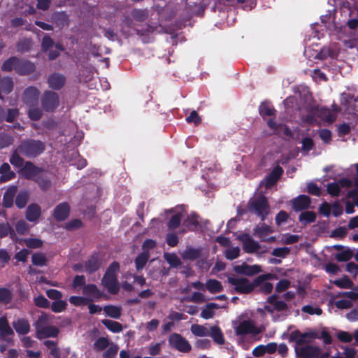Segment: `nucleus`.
Instances as JSON below:
<instances>
[{
	"label": "nucleus",
	"mask_w": 358,
	"mask_h": 358,
	"mask_svg": "<svg viewBox=\"0 0 358 358\" xmlns=\"http://www.w3.org/2000/svg\"><path fill=\"white\" fill-rule=\"evenodd\" d=\"M15 331L20 335H26L30 331L29 321L24 318H18L12 322Z\"/></svg>",
	"instance_id": "nucleus-21"
},
{
	"label": "nucleus",
	"mask_w": 358,
	"mask_h": 358,
	"mask_svg": "<svg viewBox=\"0 0 358 358\" xmlns=\"http://www.w3.org/2000/svg\"><path fill=\"white\" fill-rule=\"evenodd\" d=\"M15 197V203L17 208L22 209L26 206L29 199L30 193L27 189H21L18 193L17 192Z\"/></svg>",
	"instance_id": "nucleus-26"
},
{
	"label": "nucleus",
	"mask_w": 358,
	"mask_h": 358,
	"mask_svg": "<svg viewBox=\"0 0 358 358\" xmlns=\"http://www.w3.org/2000/svg\"><path fill=\"white\" fill-rule=\"evenodd\" d=\"M183 224L189 230L194 231L199 225V217L196 215H191Z\"/></svg>",
	"instance_id": "nucleus-54"
},
{
	"label": "nucleus",
	"mask_w": 358,
	"mask_h": 358,
	"mask_svg": "<svg viewBox=\"0 0 358 358\" xmlns=\"http://www.w3.org/2000/svg\"><path fill=\"white\" fill-rule=\"evenodd\" d=\"M45 150V145L39 140L27 138L22 141L11 152L9 162L13 166H21L27 158L34 159L41 155Z\"/></svg>",
	"instance_id": "nucleus-2"
},
{
	"label": "nucleus",
	"mask_w": 358,
	"mask_h": 358,
	"mask_svg": "<svg viewBox=\"0 0 358 358\" xmlns=\"http://www.w3.org/2000/svg\"><path fill=\"white\" fill-rule=\"evenodd\" d=\"M85 270L87 273L92 274L96 271L101 266V262L97 255H91L89 259L84 263Z\"/></svg>",
	"instance_id": "nucleus-22"
},
{
	"label": "nucleus",
	"mask_w": 358,
	"mask_h": 358,
	"mask_svg": "<svg viewBox=\"0 0 358 358\" xmlns=\"http://www.w3.org/2000/svg\"><path fill=\"white\" fill-rule=\"evenodd\" d=\"M20 115V111L17 108H8L5 110V121L7 122H13Z\"/></svg>",
	"instance_id": "nucleus-57"
},
{
	"label": "nucleus",
	"mask_w": 358,
	"mask_h": 358,
	"mask_svg": "<svg viewBox=\"0 0 358 358\" xmlns=\"http://www.w3.org/2000/svg\"><path fill=\"white\" fill-rule=\"evenodd\" d=\"M52 315L45 313H43L41 315H39L35 322L36 334L41 331L43 328L48 327L52 322Z\"/></svg>",
	"instance_id": "nucleus-25"
},
{
	"label": "nucleus",
	"mask_w": 358,
	"mask_h": 358,
	"mask_svg": "<svg viewBox=\"0 0 358 358\" xmlns=\"http://www.w3.org/2000/svg\"><path fill=\"white\" fill-rule=\"evenodd\" d=\"M262 330L257 327L255 322L252 320H246L240 322L235 328V334L236 336H246L248 334L258 335Z\"/></svg>",
	"instance_id": "nucleus-9"
},
{
	"label": "nucleus",
	"mask_w": 358,
	"mask_h": 358,
	"mask_svg": "<svg viewBox=\"0 0 358 358\" xmlns=\"http://www.w3.org/2000/svg\"><path fill=\"white\" fill-rule=\"evenodd\" d=\"M101 323L113 333H120L123 329L122 324L114 320L104 319L101 320Z\"/></svg>",
	"instance_id": "nucleus-37"
},
{
	"label": "nucleus",
	"mask_w": 358,
	"mask_h": 358,
	"mask_svg": "<svg viewBox=\"0 0 358 358\" xmlns=\"http://www.w3.org/2000/svg\"><path fill=\"white\" fill-rule=\"evenodd\" d=\"M13 299L12 292L6 287H0V304L7 305Z\"/></svg>",
	"instance_id": "nucleus-48"
},
{
	"label": "nucleus",
	"mask_w": 358,
	"mask_h": 358,
	"mask_svg": "<svg viewBox=\"0 0 358 358\" xmlns=\"http://www.w3.org/2000/svg\"><path fill=\"white\" fill-rule=\"evenodd\" d=\"M26 246L29 248L36 249L40 248L43 245V241L36 238H28L24 240Z\"/></svg>",
	"instance_id": "nucleus-62"
},
{
	"label": "nucleus",
	"mask_w": 358,
	"mask_h": 358,
	"mask_svg": "<svg viewBox=\"0 0 358 358\" xmlns=\"http://www.w3.org/2000/svg\"><path fill=\"white\" fill-rule=\"evenodd\" d=\"M165 259L168 264L173 268H177L181 265L182 262L176 254H169L165 256Z\"/></svg>",
	"instance_id": "nucleus-63"
},
{
	"label": "nucleus",
	"mask_w": 358,
	"mask_h": 358,
	"mask_svg": "<svg viewBox=\"0 0 358 358\" xmlns=\"http://www.w3.org/2000/svg\"><path fill=\"white\" fill-rule=\"evenodd\" d=\"M71 207L67 202H62L59 203L55 208L52 216L57 222L65 220L69 216Z\"/></svg>",
	"instance_id": "nucleus-12"
},
{
	"label": "nucleus",
	"mask_w": 358,
	"mask_h": 358,
	"mask_svg": "<svg viewBox=\"0 0 358 358\" xmlns=\"http://www.w3.org/2000/svg\"><path fill=\"white\" fill-rule=\"evenodd\" d=\"M169 345L171 348L182 353H189L192 350L189 342L178 333H172L168 338Z\"/></svg>",
	"instance_id": "nucleus-6"
},
{
	"label": "nucleus",
	"mask_w": 358,
	"mask_h": 358,
	"mask_svg": "<svg viewBox=\"0 0 358 358\" xmlns=\"http://www.w3.org/2000/svg\"><path fill=\"white\" fill-rule=\"evenodd\" d=\"M315 339H322L324 345H331L333 342L331 336L326 327L321 331L316 329H309L301 333L296 329L292 331L289 336V342H295L294 350L298 358H317L321 349L313 345H309Z\"/></svg>",
	"instance_id": "nucleus-1"
},
{
	"label": "nucleus",
	"mask_w": 358,
	"mask_h": 358,
	"mask_svg": "<svg viewBox=\"0 0 358 358\" xmlns=\"http://www.w3.org/2000/svg\"><path fill=\"white\" fill-rule=\"evenodd\" d=\"M34 301L35 306L37 307L42 308H48L50 307V301L43 295H38L35 297Z\"/></svg>",
	"instance_id": "nucleus-64"
},
{
	"label": "nucleus",
	"mask_w": 358,
	"mask_h": 358,
	"mask_svg": "<svg viewBox=\"0 0 358 358\" xmlns=\"http://www.w3.org/2000/svg\"><path fill=\"white\" fill-rule=\"evenodd\" d=\"M14 331L10 327L6 317H0V338L7 343L12 342V338L9 336H14Z\"/></svg>",
	"instance_id": "nucleus-13"
},
{
	"label": "nucleus",
	"mask_w": 358,
	"mask_h": 358,
	"mask_svg": "<svg viewBox=\"0 0 358 358\" xmlns=\"http://www.w3.org/2000/svg\"><path fill=\"white\" fill-rule=\"evenodd\" d=\"M52 19L56 24L64 26L69 21V16L65 12H57L52 15Z\"/></svg>",
	"instance_id": "nucleus-53"
},
{
	"label": "nucleus",
	"mask_w": 358,
	"mask_h": 358,
	"mask_svg": "<svg viewBox=\"0 0 358 358\" xmlns=\"http://www.w3.org/2000/svg\"><path fill=\"white\" fill-rule=\"evenodd\" d=\"M310 205V198L308 196L302 194L292 200V208L295 211H300L307 209Z\"/></svg>",
	"instance_id": "nucleus-20"
},
{
	"label": "nucleus",
	"mask_w": 358,
	"mask_h": 358,
	"mask_svg": "<svg viewBox=\"0 0 358 358\" xmlns=\"http://www.w3.org/2000/svg\"><path fill=\"white\" fill-rule=\"evenodd\" d=\"M315 114L327 123H333L336 119V115L327 108H316Z\"/></svg>",
	"instance_id": "nucleus-23"
},
{
	"label": "nucleus",
	"mask_w": 358,
	"mask_h": 358,
	"mask_svg": "<svg viewBox=\"0 0 358 358\" xmlns=\"http://www.w3.org/2000/svg\"><path fill=\"white\" fill-rule=\"evenodd\" d=\"M41 101L43 110L51 113L59 107V96L57 92L46 90L42 94Z\"/></svg>",
	"instance_id": "nucleus-8"
},
{
	"label": "nucleus",
	"mask_w": 358,
	"mask_h": 358,
	"mask_svg": "<svg viewBox=\"0 0 358 358\" xmlns=\"http://www.w3.org/2000/svg\"><path fill=\"white\" fill-rule=\"evenodd\" d=\"M17 169L19 175L28 180H34L38 174L44 172V169L41 167L36 166L31 161H24V164L21 166H14Z\"/></svg>",
	"instance_id": "nucleus-7"
},
{
	"label": "nucleus",
	"mask_w": 358,
	"mask_h": 358,
	"mask_svg": "<svg viewBox=\"0 0 358 358\" xmlns=\"http://www.w3.org/2000/svg\"><path fill=\"white\" fill-rule=\"evenodd\" d=\"M317 215L313 211H304L302 212L299 217V222L303 224H310L315 221Z\"/></svg>",
	"instance_id": "nucleus-44"
},
{
	"label": "nucleus",
	"mask_w": 358,
	"mask_h": 358,
	"mask_svg": "<svg viewBox=\"0 0 358 358\" xmlns=\"http://www.w3.org/2000/svg\"><path fill=\"white\" fill-rule=\"evenodd\" d=\"M43 344L50 350V355L53 358H61V350L55 341L46 340Z\"/></svg>",
	"instance_id": "nucleus-38"
},
{
	"label": "nucleus",
	"mask_w": 358,
	"mask_h": 358,
	"mask_svg": "<svg viewBox=\"0 0 358 358\" xmlns=\"http://www.w3.org/2000/svg\"><path fill=\"white\" fill-rule=\"evenodd\" d=\"M333 283L338 287L342 289H350L353 286V282L347 275L335 280Z\"/></svg>",
	"instance_id": "nucleus-52"
},
{
	"label": "nucleus",
	"mask_w": 358,
	"mask_h": 358,
	"mask_svg": "<svg viewBox=\"0 0 358 358\" xmlns=\"http://www.w3.org/2000/svg\"><path fill=\"white\" fill-rule=\"evenodd\" d=\"M119 348L116 344L110 343L103 353V358H115Z\"/></svg>",
	"instance_id": "nucleus-58"
},
{
	"label": "nucleus",
	"mask_w": 358,
	"mask_h": 358,
	"mask_svg": "<svg viewBox=\"0 0 358 358\" xmlns=\"http://www.w3.org/2000/svg\"><path fill=\"white\" fill-rule=\"evenodd\" d=\"M234 270L237 273L248 276H252L259 273L262 271V268L260 266L257 264L248 265L246 263H243L241 265L235 266Z\"/></svg>",
	"instance_id": "nucleus-15"
},
{
	"label": "nucleus",
	"mask_w": 358,
	"mask_h": 358,
	"mask_svg": "<svg viewBox=\"0 0 358 358\" xmlns=\"http://www.w3.org/2000/svg\"><path fill=\"white\" fill-rule=\"evenodd\" d=\"M83 294L86 296H91L95 299H99L102 297V292L94 284H87L83 289Z\"/></svg>",
	"instance_id": "nucleus-28"
},
{
	"label": "nucleus",
	"mask_w": 358,
	"mask_h": 358,
	"mask_svg": "<svg viewBox=\"0 0 358 358\" xmlns=\"http://www.w3.org/2000/svg\"><path fill=\"white\" fill-rule=\"evenodd\" d=\"M110 341L107 337H99L93 344V349L96 352H101L106 350L110 345Z\"/></svg>",
	"instance_id": "nucleus-45"
},
{
	"label": "nucleus",
	"mask_w": 358,
	"mask_h": 358,
	"mask_svg": "<svg viewBox=\"0 0 358 358\" xmlns=\"http://www.w3.org/2000/svg\"><path fill=\"white\" fill-rule=\"evenodd\" d=\"M215 343L218 345H223L224 343V335L221 329L218 326H213L210 327L209 335Z\"/></svg>",
	"instance_id": "nucleus-33"
},
{
	"label": "nucleus",
	"mask_w": 358,
	"mask_h": 358,
	"mask_svg": "<svg viewBox=\"0 0 358 358\" xmlns=\"http://www.w3.org/2000/svg\"><path fill=\"white\" fill-rule=\"evenodd\" d=\"M17 192L16 185L10 186L3 196L2 206L4 208H10L13 206L14 198Z\"/></svg>",
	"instance_id": "nucleus-18"
},
{
	"label": "nucleus",
	"mask_w": 358,
	"mask_h": 358,
	"mask_svg": "<svg viewBox=\"0 0 358 358\" xmlns=\"http://www.w3.org/2000/svg\"><path fill=\"white\" fill-rule=\"evenodd\" d=\"M275 108L268 103L262 102L259 106V113L263 117L273 116L275 115Z\"/></svg>",
	"instance_id": "nucleus-43"
},
{
	"label": "nucleus",
	"mask_w": 358,
	"mask_h": 358,
	"mask_svg": "<svg viewBox=\"0 0 358 358\" xmlns=\"http://www.w3.org/2000/svg\"><path fill=\"white\" fill-rule=\"evenodd\" d=\"M201 257V251L196 248H188L184 251L182 258L187 260L194 261Z\"/></svg>",
	"instance_id": "nucleus-49"
},
{
	"label": "nucleus",
	"mask_w": 358,
	"mask_h": 358,
	"mask_svg": "<svg viewBox=\"0 0 358 358\" xmlns=\"http://www.w3.org/2000/svg\"><path fill=\"white\" fill-rule=\"evenodd\" d=\"M29 108L27 111L28 117L33 121H38L43 116V110L37 106V105L29 106Z\"/></svg>",
	"instance_id": "nucleus-41"
},
{
	"label": "nucleus",
	"mask_w": 358,
	"mask_h": 358,
	"mask_svg": "<svg viewBox=\"0 0 358 358\" xmlns=\"http://www.w3.org/2000/svg\"><path fill=\"white\" fill-rule=\"evenodd\" d=\"M16 232L20 235L26 234L29 230V224L23 220L17 221L15 225Z\"/></svg>",
	"instance_id": "nucleus-61"
},
{
	"label": "nucleus",
	"mask_w": 358,
	"mask_h": 358,
	"mask_svg": "<svg viewBox=\"0 0 358 358\" xmlns=\"http://www.w3.org/2000/svg\"><path fill=\"white\" fill-rule=\"evenodd\" d=\"M13 90V81L10 77H3L0 81V98L1 94L8 95Z\"/></svg>",
	"instance_id": "nucleus-30"
},
{
	"label": "nucleus",
	"mask_w": 358,
	"mask_h": 358,
	"mask_svg": "<svg viewBox=\"0 0 358 358\" xmlns=\"http://www.w3.org/2000/svg\"><path fill=\"white\" fill-rule=\"evenodd\" d=\"M105 313L114 319H119L122 314V309L118 306L108 305L103 307Z\"/></svg>",
	"instance_id": "nucleus-42"
},
{
	"label": "nucleus",
	"mask_w": 358,
	"mask_h": 358,
	"mask_svg": "<svg viewBox=\"0 0 358 358\" xmlns=\"http://www.w3.org/2000/svg\"><path fill=\"white\" fill-rule=\"evenodd\" d=\"M67 307V303L65 301L57 300L52 302L51 305V310L56 313H62L65 310Z\"/></svg>",
	"instance_id": "nucleus-60"
},
{
	"label": "nucleus",
	"mask_w": 358,
	"mask_h": 358,
	"mask_svg": "<svg viewBox=\"0 0 358 358\" xmlns=\"http://www.w3.org/2000/svg\"><path fill=\"white\" fill-rule=\"evenodd\" d=\"M59 333V330L57 327L52 325H49L45 328H43V329L37 333L38 338L39 339L46 338H55L58 336Z\"/></svg>",
	"instance_id": "nucleus-29"
},
{
	"label": "nucleus",
	"mask_w": 358,
	"mask_h": 358,
	"mask_svg": "<svg viewBox=\"0 0 358 358\" xmlns=\"http://www.w3.org/2000/svg\"><path fill=\"white\" fill-rule=\"evenodd\" d=\"M283 173V169L280 166H276L273 168L272 171L266 177L265 187L266 188H270L273 187L278 182Z\"/></svg>",
	"instance_id": "nucleus-19"
},
{
	"label": "nucleus",
	"mask_w": 358,
	"mask_h": 358,
	"mask_svg": "<svg viewBox=\"0 0 358 358\" xmlns=\"http://www.w3.org/2000/svg\"><path fill=\"white\" fill-rule=\"evenodd\" d=\"M220 307L215 303H208L204 308L202 309L201 317L205 320H208L213 317L215 313L214 309H218Z\"/></svg>",
	"instance_id": "nucleus-40"
},
{
	"label": "nucleus",
	"mask_w": 358,
	"mask_h": 358,
	"mask_svg": "<svg viewBox=\"0 0 358 358\" xmlns=\"http://www.w3.org/2000/svg\"><path fill=\"white\" fill-rule=\"evenodd\" d=\"M40 92L37 87L30 86L27 87L22 94L23 102L27 106L37 105Z\"/></svg>",
	"instance_id": "nucleus-11"
},
{
	"label": "nucleus",
	"mask_w": 358,
	"mask_h": 358,
	"mask_svg": "<svg viewBox=\"0 0 358 358\" xmlns=\"http://www.w3.org/2000/svg\"><path fill=\"white\" fill-rule=\"evenodd\" d=\"M119 262L114 261L107 268L102 279V285L107 289L111 294H117L120 291V286L117 280V274L120 271Z\"/></svg>",
	"instance_id": "nucleus-4"
},
{
	"label": "nucleus",
	"mask_w": 358,
	"mask_h": 358,
	"mask_svg": "<svg viewBox=\"0 0 358 358\" xmlns=\"http://www.w3.org/2000/svg\"><path fill=\"white\" fill-rule=\"evenodd\" d=\"M34 181L36 182L41 189L44 192L48 191L52 185L50 179L44 172L38 174Z\"/></svg>",
	"instance_id": "nucleus-31"
},
{
	"label": "nucleus",
	"mask_w": 358,
	"mask_h": 358,
	"mask_svg": "<svg viewBox=\"0 0 358 358\" xmlns=\"http://www.w3.org/2000/svg\"><path fill=\"white\" fill-rule=\"evenodd\" d=\"M8 236L14 240L16 238V232L8 222L0 223V238Z\"/></svg>",
	"instance_id": "nucleus-34"
},
{
	"label": "nucleus",
	"mask_w": 358,
	"mask_h": 358,
	"mask_svg": "<svg viewBox=\"0 0 358 358\" xmlns=\"http://www.w3.org/2000/svg\"><path fill=\"white\" fill-rule=\"evenodd\" d=\"M274 231L273 228L265 223L257 225L254 229V235L260 238L262 241L270 234Z\"/></svg>",
	"instance_id": "nucleus-27"
},
{
	"label": "nucleus",
	"mask_w": 358,
	"mask_h": 358,
	"mask_svg": "<svg viewBox=\"0 0 358 358\" xmlns=\"http://www.w3.org/2000/svg\"><path fill=\"white\" fill-rule=\"evenodd\" d=\"M41 215V208L37 203H31L27 208L25 217L31 222L37 221Z\"/></svg>",
	"instance_id": "nucleus-17"
},
{
	"label": "nucleus",
	"mask_w": 358,
	"mask_h": 358,
	"mask_svg": "<svg viewBox=\"0 0 358 358\" xmlns=\"http://www.w3.org/2000/svg\"><path fill=\"white\" fill-rule=\"evenodd\" d=\"M206 288L212 294L218 293L223 290L221 282L216 279H208L206 282Z\"/></svg>",
	"instance_id": "nucleus-35"
},
{
	"label": "nucleus",
	"mask_w": 358,
	"mask_h": 358,
	"mask_svg": "<svg viewBox=\"0 0 358 358\" xmlns=\"http://www.w3.org/2000/svg\"><path fill=\"white\" fill-rule=\"evenodd\" d=\"M69 302L75 306H85L91 303L93 299L89 297L80 296H71L69 299Z\"/></svg>",
	"instance_id": "nucleus-47"
},
{
	"label": "nucleus",
	"mask_w": 358,
	"mask_h": 358,
	"mask_svg": "<svg viewBox=\"0 0 358 358\" xmlns=\"http://www.w3.org/2000/svg\"><path fill=\"white\" fill-rule=\"evenodd\" d=\"M345 102L343 105L345 106V110L349 113H353L355 111H358V106L355 104H351L352 102H357L358 101V96L357 97L353 94H345L344 97Z\"/></svg>",
	"instance_id": "nucleus-32"
},
{
	"label": "nucleus",
	"mask_w": 358,
	"mask_h": 358,
	"mask_svg": "<svg viewBox=\"0 0 358 358\" xmlns=\"http://www.w3.org/2000/svg\"><path fill=\"white\" fill-rule=\"evenodd\" d=\"M150 257V253L148 251H143L140 253L135 259V265L136 270H142L146 265Z\"/></svg>",
	"instance_id": "nucleus-36"
},
{
	"label": "nucleus",
	"mask_w": 358,
	"mask_h": 358,
	"mask_svg": "<svg viewBox=\"0 0 358 358\" xmlns=\"http://www.w3.org/2000/svg\"><path fill=\"white\" fill-rule=\"evenodd\" d=\"M35 71V65L31 62L20 59L17 57V62L15 66V72L20 76H26L33 73Z\"/></svg>",
	"instance_id": "nucleus-14"
},
{
	"label": "nucleus",
	"mask_w": 358,
	"mask_h": 358,
	"mask_svg": "<svg viewBox=\"0 0 358 358\" xmlns=\"http://www.w3.org/2000/svg\"><path fill=\"white\" fill-rule=\"evenodd\" d=\"M192 333L196 336H208L209 335V331L205 327L200 324H192L191 327Z\"/></svg>",
	"instance_id": "nucleus-55"
},
{
	"label": "nucleus",
	"mask_w": 358,
	"mask_h": 358,
	"mask_svg": "<svg viewBox=\"0 0 358 358\" xmlns=\"http://www.w3.org/2000/svg\"><path fill=\"white\" fill-rule=\"evenodd\" d=\"M273 278V274L266 273L257 276L252 282L246 278H234L229 277L228 282L234 286V292L238 294H250L255 289V287H259L263 282L267 280H271Z\"/></svg>",
	"instance_id": "nucleus-3"
},
{
	"label": "nucleus",
	"mask_w": 358,
	"mask_h": 358,
	"mask_svg": "<svg viewBox=\"0 0 358 358\" xmlns=\"http://www.w3.org/2000/svg\"><path fill=\"white\" fill-rule=\"evenodd\" d=\"M0 182H6L15 178V173L10 169V165L4 162L0 166Z\"/></svg>",
	"instance_id": "nucleus-24"
},
{
	"label": "nucleus",
	"mask_w": 358,
	"mask_h": 358,
	"mask_svg": "<svg viewBox=\"0 0 358 358\" xmlns=\"http://www.w3.org/2000/svg\"><path fill=\"white\" fill-rule=\"evenodd\" d=\"M13 136L6 132L0 133V150L9 147L13 143Z\"/></svg>",
	"instance_id": "nucleus-50"
},
{
	"label": "nucleus",
	"mask_w": 358,
	"mask_h": 358,
	"mask_svg": "<svg viewBox=\"0 0 358 358\" xmlns=\"http://www.w3.org/2000/svg\"><path fill=\"white\" fill-rule=\"evenodd\" d=\"M17 62V57L12 56L8 59H6L1 65V71L4 72H10L13 70L15 71L16 63Z\"/></svg>",
	"instance_id": "nucleus-46"
},
{
	"label": "nucleus",
	"mask_w": 358,
	"mask_h": 358,
	"mask_svg": "<svg viewBox=\"0 0 358 358\" xmlns=\"http://www.w3.org/2000/svg\"><path fill=\"white\" fill-rule=\"evenodd\" d=\"M181 217H182V215L180 213H177L174 215H173L168 224H167V227H168V229L169 230H175L176 229H178L180 225V223H181Z\"/></svg>",
	"instance_id": "nucleus-56"
},
{
	"label": "nucleus",
	"mask_w": 358,
	"mask_h": 358,
	"mask_svg": "<svg viewBox=\"0 0 358 358\" xmlns=\"http://www.w3.org/2000/svg\"><path fill=\"white\" fill-rule=\"evenodd\" d=\"M238 240L243 243V249L246 253H255L261 248L259 243L252 239L250 234L247 233L239 236Z\"/></svg>",
	"instance_id": "nucleus-10"
},
{
	"label": "nucleus",
	"mask_w": 358,
	"mask_h": 358,
	"mask_svg": "<svg viewBox=\"0 0 358 358\" xmlns=\"http://www.w3.org/2000/svg\"><path fill=\"white\" fill-rule=\"evenodd\" d=\"M31 262L36 266H43L46 265L47 258L45 254L36 252L32 255Z\"/></svg>",
	"instance_id": "nucleus-51"
},
{
	"label": "nucleus",
	"mask_w": 358,
	"mask_h": 358,
	"mask_svg": "<svg viewBox=\"0 0 358 358\" xmlns=\"http://www.w3.org/2000/svg\"><path fill=\"white\" fill-rule=\"evenodd\" d=\"M83 227V223L80 219H72L65 224L64 228L67 231H73Z\"/></svg>",
	"instance_id": "nucleus-59"
},
{
	"label": "nucleus",
	"mask_w": 358,
	"mask_h": 358,
	"mask_svg": "<svg viewBox=\"0 0 358 358\" xmlns=\"http://www.w3.org/2000/svg\"><path fill=\"white\" fill-rule=\"evenodd\" d=\"M47 83L50 88L54 90H59L65 85L66 78L62 73H52L49 75Z\"/></svg>",
	"instance_id": "nucleus-16"
},
{
	"label": "nucleus",
	"mask_w": 358,
	"mask_h": 358,
	"mask_svg": "<svg viewBox=\"0 0 358 358\" xmlns=\"http://www.w3.org/2000/svg\"><path fill=\"white\" fill-rule=\"evenodd\" d=\"M131 15L136 21L143 22L148 19L149 16V11L146 8H134L131 10Z\"/></svg>",
	"instance_id": "nucleus-39"
},
{
	"label": "nucleus",
	"mask_w": 358,
	"mask_h": 358,
	"mask_svg": "<svg viewBox=\"0 0 358 358\" xmlns=\"http://www.w3.org/2000/svg\"><path fill=\"white\" fill-rule=\"evenodd\" d=\"M247 207L250 213L256 215L262 222L266 219L271 212L268 199L263 194L251 198L248 202Z\"/></svg>",
	"instance_id": "nucleus-5"
}]
</instances>
